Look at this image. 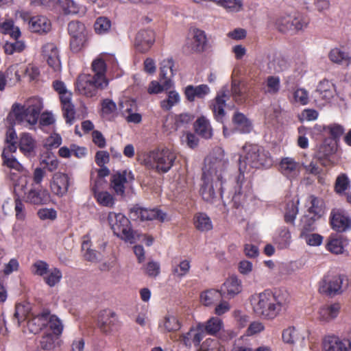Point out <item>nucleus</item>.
Listing matches in <instances>:
<instances>
[{
	"mask_svg": "<svg viewBox=\"0 0 351 351\" xmlns=\"http://www.w3.org/2000/svg\"><path fill=\"white\" fill-rule=\"evenodd\" d=\"M252 189V182L250 180L245 178L244 173L241 172V167L240 168V173L236 178V185L234 186V195L232 197V201L234 207L238 208L241 204V197L243 193H250Z\"/></svg>",
	"mask_w": 351,
	"mask_h": 351,
	"instance_id": "ddd939ff",
	"label": "nucleus"
},
{
	"mask_svg": "<svg viewBox=\"0 0 351 351\" xmlns=\"http://www.w3.org/2000/svg\"><path fill=\"white\" fill-rule=\"evenodd\" d=\"M223 298L221 291L215 289L206 290L200 295L201 302L205 306L212 305Z\"/></svg>",
	"mask_w": 351,
	"mask_h": 351,
	"instance_id": "e433bc0d",
	"label": "nucleus"
},
{
	"mask_svg": "<svg viewBox=\"0 0 351 351\" xmlns=\"http://www.w3.org/2000/svg\"><path fill=\"white\" fill-rule=\"evenodd\" d=\"M249 300L256 316L265 319H274L287 306L283 294L269 289L252 295Z\"/></svg>",
	"mask_w": 351,
	"mask_h": 351,
	"instance_id": "f257e3e1",
	"label": "nucleus"
},
{
	"mask_svg": "<svg viewBox=\"0 0 351 351\" xmlns=\"http://www.w3.org/2000/svg\"><path fill=\"white\" fill-rule=\"evenodd\" d=\"M68 32L71 38L87 36L84 24L78 21H72L68 24Z\"/></svg>",
	"mask_w": 351,
	"mask_h": 351,
	"instance_id": "09e8293b",
	"label": "nucleus"
},
{
	"mask_svg": "<svg viewBox=\"0 0 351 351\" xmlns=\"http://www.w3.org/2000/svg\"><path fill=\"white\" fill-rule=\"evenodd\" d=\"M348 245V239L343 235H339L335 238H330V253L335 254L348 255L346 247Z\"/></svg>",
	"mask_w": 351,
	"mask_h": 351,
	"instance_id": "f704fd0d",
	"label": "nucleus"
},
{
	"mask_svg": "<svg viewBox=\"0 0 351 351\" xmlns=\"http://www.w3.org/2000/svg\"><path fill=\"white\" fill-rule=\"evenodd\" d=\"M63 328L61 320L56 315L49 314L46 326L47 331H51V335L59 338L62 333Z\"/></svg>",
	"mask_w": 351,
	"mask_h": 351,
	"instance_id": "4c0bfd02",
	"label": "nucleus"
},
{
	"mask_svg": "<svg viewBox=\"0 0 351 351\" xmlns=\"http://www.w3.org/2000/svg\"><path fill=\"white\" fill-rule=\"evenodd\" d=\"M195 228L200 232H208L213 229L210 218L204 213H197L193 217Z\"/></svg>",
	"mask_w": 351,
	"mask_h": 351,
	"instance_id": "72a5a7b5",
	"label": "nucleus"
},
{
	"mask_svg": "<svg viewBox=\"0 0 351 351\" xmlns=\"http://www.w3.org/2000/svg\"><path fill=\"white\" fill-rule=\"evenodd\" d=\"M195 117L191 113L184 112L174 117V129L186 128L193 121Z\"/></svg>",
	"mask_w": 351,
	"mask_h": 351,
	"instance_id": "c03bdc74",
	"label": "nucleus"
},
{
	"mask_svg": "<svg viewBox=\"0 0 351 351\" xmlns=\"http://www.w3.org/2000/svg\"><path fill=\"white\" fill-rule=\"evenodd\" d=\"M49 269V265L46 261L38 260L32 265L30 271L33 275L43 278L48 274Z\"/></svg>",
	"mask_w": 351,
	"mask_h": 351,
	"instance_id": "864d4df0",
	"label": "nucleus"
},
{
	"mask_svg": "<svg viewBox=\"0 0 351 351\" xmlns=\"http://www.w3.org/2000/svg\"><path fill=\"white\" fill-rule=\"evenodd\" d=\"M156 36L153 30L149 29H141L134 38V47L141 53L148 52L155 43Z\"/></svg>",
	"mask_w": 351,
	"mask_h": 351,
	"instance_id": "f8f14e48",
	"label": "nucleus"
},
{
	"mask_svg": "<svg viewBox=\"0 0 351 351\" xmlns=\"http://www.w3.org/2000/svg\"><path fill=\"white\" fill-rule=\"evenodd\" d=\"M195 132L205 139L211 138L213 131L209 120L204 116L199 117L194 123Z\"/></svg>",
	"mask_w": 351,
	"mask_h": 351,
	"instance_id": "c85d7f7f",
	"label": "nucleus"
},
{
	"mask_svg": "<svg viewBox=\"0 0 351 351\" xmlns=\"http://www.w3.org/2000/svg\"><path fill=\"white\" fill-rule=\"evenodd\" d=\"M87 43V36L71 37L70 39V49L72 52L78 53L86 47Z\"/></svg>",
	"mask_w": 351,
	"mask_h": 351,
	"instance_id": "6e6d98bb",
	"label": "nucleus"
},
{
	"mask_svg": "<svg viewBox=\"0 0 351 351\" xmlns=\"http://www.w3.org/2000/svg\"><path fill=\"white\" fill-rule=\"evenodd\" d=\"M191 268V262L189 260H183L177 265L173 266L172 274L181 278L185 276L189 271Z\"/></svg>",
	"mask_w": 351,
	"mask_h": 351,
	"instance_id": "13d9d810",
	"label": "nucleus"
},
{
	"mask_svg": "<svg viewBox=\"0 0 351 351\" xmlns=\"http://www.w3.org/2000/svg\"><path fill=\"white\" fill-rule=\"evenodd\" d=\"M220 291L223 298H232L241 292V280L237 276H230L221 285Z\"/></svg>",
	"mask_w": 351,
	"mask_h": 351,
	"instance_id": "4be33fe9",
	"label": "nucleus"
},
{
	"mask_svg": "<svg viewBox=\"0 0 351 351\" xmlns=\"http://www.w3.org/2000/svg\"><path fill=\"white\" fill-rule=\"evenodd\" d=\"M97 203L103 206L112 208L115 203L114 197L107 191H101L95 195Z\"/></svg>",
	"mask_w": 351,
	"mask_h": 351,
	"instance_id": "4d7b16f0",
	"label": "nucleus"
},
{
	"mask_svg": "<svg viewBox=\"0 0 351 351\" xmlns=\"http://www.w3.org/2000/svg\"><path fill=\"white\" fill-rule=\"evenodd\" d=\"M24 200L26 203L34 206H42L51 202V195L46 189L32 186L28 192L25 193Z\"/></svg>",
	"mask_w": 351,
	"mask_h": 351,
	"instance_id": "4468645a",
	"label": "nucleus"
},
{
	"mask_svg": "<svg viewBox=\"0 0 351 351\" xmlns=\"http://www.w3.org/2000/svg\"><path fill=\"white\" fill-rule=\"evenodd\" d=\"M330 217V226L338 232H344L351 230V218L343 210H332Z\"/></svg>",
	"mask_w": 351,
	"mask_h": 351,
	"instance_id": "f3484780",
	"label": "nucleus"
},
{
	"mask_svg": "<svg viewBox=\"0 0 351 351\" xmlns=\"http://www.w3.org/2000/svg\"><path fill=\"white\" fill-rule=\"evenodd\" d=\"M127 182V171L117 172L112 176L110 180V186L116 193L119 195H123L125 193V184Z\"/></svg>",
	"mask_w": 351,
	"mask_h": 351,
	"instance_id": "2f4dec72",
	"label": "nucleus"
},
{
	"mask_svg": "<svg viewBox=\"0 0 351 351\" xmlns=\"http://www.w3.org/2000/svg\"><path fill=\"white\" fill-rule=\"evenodd\" d=\"M229 90L225 88L219 90L210 103V109L214 118L218 122L223 123L226 117L225 107L229 99Z\"/></svg>",
	"mask_w": 351,
	"mask_h": 351,
	"instance_id": "9b49d317",
	"label": "nucleus"
},
{
	"mask_svg": "<svg viewBox=\"0 0 351 351\" xmlns=\"http://www.w3.org/2000/svg\"><path fill=\"white\" fill-rule=\"evenodd\" d=\"M308 19L302 15L297 16L285 15L278 16L275 21V26L280 32H298L306 27Z\"/></svg>",
	"mask_w": 351,
	"mask_h": 351,
	"instance_id": "1a4fd4ad",
	"label": "nucleus"
},
{
	"mask_svg": "<svg viewBox=\"0 0 351 351\" xmlns=\"http://www.w3.org/2000/svg\"><path fill=\"white\" fill-rule=\"evenodd\" d=\"M307 202L308 208L306 213L301 217L299 223L301 238L315 230V223L323 215L321 202L317 197L313 195L308 196Z\"/></svg>",
	"mask_w": 351,
	"mask_h": 351,
	"instance_id": "423d86ee",
	"label": "nucleus"
},
{
	"mask_svg": "<svg viewBox=\"0 0 351 351\" xmlns=\"http://www.w3.org/2000/svg\"><path fill=\"white\" fill-rule=\"evenodd\" d=\"M300 164L291 157L282 158L279 163L281 173L289 180L297 177L300 171Z\"/></svg>",
	"mask_w": 351,
	"mask_h": 351,
	"instance_id": "aec40b11",
	"label": "nucleus"
},
{
	"mask_svg": "<svg viewBox=\"0 0 351 351\" xmlns=\"http://www.w3.org/2000/svg\"><path fill=\"white\" fill-rule=\"evenodd\" d=\"M92 70L94 73V75H92L97 80L104 81V82H107L108 84V80L106 76V64L105 61L101 58L95 59L91 64Z\"/></svg>",
	"mask_w": 351,
	"mask_h": 351,
	"instance_id": "c9c22d12",
	"label": "nucleus"
},
{
	"mask_svg": "<svg viewBox=\"0 0 351 351\" xmlns=\"http://www.w3.org/2000/svg\"><path fill=\"white\" fill-rule=\"evenodd\" d=\"M163 326L167 332L177 331L181 327L177 317L173 315H167L165 317Z\"/></svg>",
	"mask_w": 351,
	"mask_h": 351,
	"instance_id": "680f3d73",
	"label": "nucleus"
},
{
	"mask_svg": "<svg viewBox=\"0 0 351 351\" xmlns=\"http://www.w3.org/2000/svg\"><path fill=\"white\" fill-rule=\"evenodd\" d=\"M101 112L103 114H110L114 112L117 110L116 104L110 99H104L101 101Z\"/></svg>",
	"mask_w": 351,
	"mask_h": 351,
	"instance_id": "338daca9",
	"label": "nucleus"
},
{
	"mask_svg": "<svg viewBox=\"0 0 351 351\" xmlns=\"http://www.w3.org/2000/svg\"><path fill=\"white\" fill-rule=\"evenodd\" d=\"M131 212L134 213L136 217L141 221L158 220L163 222L167 216L165 213L158 208L148 209L134 206L131 209Z\"/></svg>",
	"mask_w": 351,
	"mask_h": 351,
	"instance_id": "a211bd4d",
	"label": "nucleus"
},
{
	"mask_svg": "<svg viewBox=\"0 0 351 351\" xmlns=\"http://www.w3.org/2000/svg\"><path fill=\"white\" fill-rule=\"evenodd\" d=\"M330 351H351V343L347 339H340L330 335Z\"/></svg>",
	"mask_w": 351,
	"mask_h": 351,
	"instance_id": "a18cd8bd",
	"label": "nucleus"
},
{
	"mask_svg": "<svg viewBox=\"0 0 351 351\" xmlns=\"http://www.w3.org/2000/svg\"><path fill=\"white\" fill-rule=\"evenodd\" d=\"M349 185V180L348 177L344 175H340L338 176L336 180L335 189L337 193H343Z\"/></svg>",
	"mask_w": 351,
	"mask_h": 351,
	"instance_id": "774afa93",
	"label": "nucleus"
},
{
	"mask_svg": "<svg viewBox=\"0 0 351 351\" xmlns=\"http://www.w3.org/2000/svg\"><path fill=\"white\" fill-rule=\"evenodd\" d=\"M330 61L348 64L350 63V58L346 52L336 48L330 51Z\"/></svg>",
	"mask_w": 351,
	"mask_h": 351,
	"instance_id": "052dcab7",
	"label": "nucleus"
},
{
	"mask_svg": "<svg viewBox=\"0 0 351 351\" xmlns=\"http://www.w3.org/2000/svg\"><path fill=\"white\" fill-rule=\"evenodd\" d=\"M207 43L205 32L197 28L194 29L191 43V50L194 52H202L205 50Z\"/></svg>",
	"mask_w": 351,
	"mask_h": 351,
	"instance_id": "c756f323",
	"label": "nucleus"
},
{
	"mask_svg": "<svg viewBox=\"0 0 351 351\" xmlns=\"http://www.w3.org/2000/svg\"><path fill=\"white\" fill-rule=\"evenodd\" d=\"M299 204L300 200L297 196L294 197L287 196L285 197L283 211L284 220L287 223L295 224V220L299 212Z\"/></svg>",
	"mask_w": 351,
	"mask_h": 351,
	"instance_id": "6ab92c4d",
	"label": "nucleus"
},
{
	"mask_svg": "<svg viewBox=\"0 0 351 351\" xmlns=\"http://www.w3.org/2000/svg\"><path fill=\"white\" fill-rule=\"evenodd\" d=\"M49 311L44 310L38 315L34 316L27 322V326L33 333H38L43 328H46Z\"/></svg>",
	"mask_w": 351,
	"mask_h": 351,
	"instance_id": "a878e982",
	"label": "nucleus"
},
{
	"mask_svg": "<svg viewBox=\"0 0 351 351\" xmlns=\"http://www.w3.org/2000/svg\"><path fill=\"white\" fill-rule=\"evenodd\" d=\"M58 337L51 335L49 332L46 331L39 342V346L43 350L50 351L55 348V342Z\"/></svg>",
	"mask_w": 351,
	"mask_h": 351,
	"instance_id": "3c124183",
	"label": "nucleus"
},
{
	"mask_svg": "<svg viewBox=\"0 0 351 351\" xmlns=\"http://www.w3.org/2000/svg\"><path fill=\"white\" fill-rule=\"evenodd\" d=\"M203 331L198 329L191 328L189 332L182 334L180 337V340L183 342L186 346L191 347L192 344L199 346L201 341L203 339Z\"/></svg>",
	"mask_w": 351,
	"mask_h": 351,
	"instance_id": "7c9ffc66",
	"label": "nucleus"
},
{
	"mask_svg": "<svg viewBox=\"0 0 351 351\" xmlns=\"http://www.w3.org/2000/svg\"><path fill=\"white\" fill-rule=\"evenodd\" d=\"M212 2L223 7L230 12H237L242 9L243 2L241 0H214Z\"/></svg>",
	"mask_w": 351,
	"mask_h": 351,
	"instance_id": "8fccbe9b",
	"label": "nucleus"
},
{
	"mask_svg": "<svg viewBox=\"0 0 351 351\" xmlns=\"http://www.w3.org/2000/svg\"><path fill=\"white\" fill-rule=\"evenodd\" d=\"M90 241L88 240H84L82 244V251H85L84 257L86 261H95L97 260V252L95 250L90 249Z\"/></svg>",
	"mask_w": 351,
	"mask_h": 351,
	"instance_id": "0e129e2a",
	"label": "nucleus"
},
{
	"mask_svg": "<svg viewBox=\"0 0 351 351\" xmlns=\"http://www.w3.org/2000/svg\"><path fill=\"white\" fill-rule=\"evenodd\" d=\"M180 101V95L176 90H170L167 98L160 101V107L165 110H169Z\"/></svg>",
	"mask_w": 351,
	"mask_h": 351,
	"instance_id": "603ef678",
	"label": "nucleus"
},
{
	"mask_svg": "<svg viewBox=\"0 0 351 351\" xmlns=\"http://www.w3.org/2000/svg\"><path fill=\"white\" fill-rule=\"evenodd\" d=\"M75 90L86 97L97 96L99 90H103L108 86V83L100 81L90 74H80L75 82Z\"/></svg>",
	"mask_w": 351,
	"mask_h": 351,
	"instance_id": "6e6552de",
	"label": "nucleus"
},
{
	"mask_svg": "<svg viewBox=\"0 0 351 351\" xmlns=\"http://www.w3.org/2000/svg\"><path fill=\"white\" fill-rule=\"evenodd\" d=\"M318 160L319 163L324 167L329 165V149L326 144L319 147L317 153Z\"/></svg>",
	"mask_w": 351,
	"mask_h": 351,
	"instance_id": "69168bd1",
	"label": "nucleus"
},
{
	"mask_svg": "<svg viewBox=\"0 0 351 351\" xmlns=\"http://www.w3.org/2000/svg\"><path fill=\"white\" fill-rule=\"evenodd\" d=\"M36 141L29 134L23 133L20 135L19 149L25 156L34 157L36 155Z\"/></svg>",
	"mask_w": 351,
	"mask_h": 351,
	"instance_id": "393cba45",
	"label": "nucleus"
},
{
	"mask_svg": "<svg viewBox=\"0 0 351 351\" xmlns=\"http://www.w3.org/2000/svg\"><path fill=\"white\" fill-rule=\"evenodd\" d=\"M245 155L239 159V168L244 173L247 166L251 168L269 169L274 165V159L269 151L258 145H250L244 149ZM240 171V169H239Z\"/></svg>",
	"mask_w": 351,
	"mask_h": 351,
	"instance_id": "20e7f679",
	"label": "nucleus"
},
{
	"mask_svg": "<svg viewBox=\"0 0 351 351\" xmlns=\"http://www.w3.org/2000/svg\"><path fill=\"white\" fill-rule=\"evenodd\" d=\"M232 123L237 130L241 134H248L253 129L252 121L247 117L240 112H236L232 117Z\"/></svg>",
	"mask_w": 351,
	"mask_h": 351,
	"instance_id": "bb28decb",
	"label": "nucleus"
},
{
	"mask_svg": "<svg viewBox=\"0 0 351 351\" xmlns=\"http://www.w3.org/2000/svg\"><path fill=\"white\" fill-rule=\"evenodd\" d=\"M226 168L225 161L217 158H214L205 165L202 176L203 184L199 190L200 195L204 201L212 203L217 197L214 188V183L216 181L219 182V194L223 198L224 193L223 173ZM215 185L217 186V183Z\"/></svg>",
	"mask_w": 351,
	"mask_h": 351,
	"instance_id": "f03ea898",
	"label": "nucleus"
},
{
	"mask_svg": "<svg viewBox=\"0 0 351 351\" xmlns=\"http://www.w3.org/2000/svg\"><path fill=\"white\" fill-rule=\"evenodd\" d=\"M111 21L106 16L98 17L93 25L95 33L99 35L108 34L111 29Z\"/></svg>",
	"mask_w": 351,
	"mask_h": 351,
	"instance_id": "79ce46f5",
	"label": "nucleus"
},
{
	"mask_svg": "<svg viewBox=\"0 0 351 351\" xmlns=\"http://www.w3.org/2000/svg\"><path fill=\"white\" fill-rule=\"evenodd\" d=\"M33 7H41L50 10L60 8L66 14H75L80 12V6L73 0H29Z\"/></svg>",
	"mask_w": 351,
	"mask_h": 351,
	"instance_id": "9d476101",
	"label": "nucleus"
},
{
	"mask_svg": "<svg viewBox=\"0 0 351 351\" xmlns=\"http://www.w3.org/2000/svg\"><path fill=\"white\" fill-rule=\"evenodd\" d=\"M160 77L163 80H171L174 75V61L172 58L163 60L160 63Z\"/></svg>",
	"mask_w": 351,
	"mask_h": 351,
	"instance_id": "58836bf2",
	"label": "nucleus"
},
{
	"mask_svg": "<svg viewBox=\"0 0 351 351\" xmlns=\"http://www.w3.org/2000/svg\"><path fill=\"white\" fill-rule=\"evenodd\" d=\"M117 317L114 312L105 309L99 312L97 320V326L104 333H110L115 329Z\"/></svg>",
	"mask_w": 351,
	"mask_h": 351,
	"instance_id": "dca6fc26",
	"label": "nucleus"
},
{
	"mask_svg": "<svg viewBox=\"0 0 351 351\" xmlns=\"http://www.w3.org/2000/svg\"><path fill=\"white\" fill-rule=\"evenodd\" d=\"M176 159L175 153L169 149H157L149 152L144 160V164L158 173H165L171 169Z\"/></svg>",
	"mask_w": 351,
	"mask_h": 351,
	"instance_id": "39448f33",
	"label": "nucleus"
},
{
	"mask_svg": "<svg viewBox=\"0 0 351 351\" xmlns=\"http://www.w3.org/2000/svg\"><path fill=\"white\" fill-rule=\"evenodd\" d=\"M30 30L36 33H46L51 29L49 20L44 16H32L29 21Z\"/></svg>",
	"mask_w": 351,
	"mask_h": 351,
	"instance_id": "cd10ccee",
	"label": "nucleus"
},
{
	"mask_svg": "<svg viewBox=\"0 0 351 351\" xmlns=\"http://www.w3.org/2000/svg\"><path fill=\"white\" fill-rule=\"evenodd\" d=\"M42 109V102L38 99L32 98L23 105L14 104L8 118L12 120L14 124L26 123L34 125L38 122Z\"/></svg>",
	"mask_w": 351,
	"mask_h": 351,
	"instance_id": "7ed1b4c3",
	"label": "nucleus"
},
{
	"mask_svg": "<svg viewBox=\"0 0 351 351\" xmlns=\"http://www.w3.org/2000/svg\"><path fill=\"white\" fill-rule=\"evenodd\" d=\"M223 326V321L217 317H212L204 324H199V330L205 332L210 335H215Z\"/></svg>",
	"mask_w": 351,
	"mask_h": 351,
	"instance_id": "473e14b6",
	"label": "nucleus"
},
{
	"mask_svg": "<svg viewBox=\"0 0 351 351\" xmlns=\"http://www.w3.org/2000/svg\"><path fill=\"white\" fill-rule=\"evenodd\" d=\"M282 341L288 344H294L299 339V332L293 326L289 327L282 331Z\"/></svg>",
	"mask_w": 351,
	"mask_h": 351,
	"instance_id": "bf43d9fd",
	"label": "nucleus"
},
{
	"mask_svg": "<svg viewBox=\"0 0 351 351\" xmlns=\"http://www.w3.org/2000/svg\"><path fill=\"white\" fill-rule=\"evenodd\" d=\"M62 278V273L58 267L49 269L47 274L43 277V280L46 285L50 287H53L58 285Z\"/></svg>",
	"mask_w": 351,
	"mask_h": 351,
	"instance_id": "a19ab883",
	"label": "nucleus"
},
{
	"mask_svg": "<svg viewBox=\"0 0 351 351\" xmlns=\"http://www.w3.org/2000/svg\"><path fill=\"white\" fill-rule=\"evenodd\" d=\"M61 102L63 117L66 123L72 125L75 120V106L71 102L72 93L68 90L62 94H59Z\"/></svg>",
	"mask_w": 351,
	"mask_h": 351,
	"instance_id": "412c9836",
	"label": "nucleus"
},
{
	"mask_svg": "<svg viewBox=\"0 0 351 351\" xmlns=\"http://www.w3.org/2000/svg\"><path fill=\"white\" fill-rule=\"evenodd\" d=\"M108 222L115 235L130 243H135V232L132 229L131 222L123 214L109 212Z\"/></svg>",
	"mask_w": 351,
	"mask_h": 351,
	"instance_id": "0eeeda50",
	"label": "nucleus"
},
{
	"mask_svg": "<svg viewBox=\"0 0 351 351\" xmlns=\"http://www.w3.org/2000/svg\"><path fill=\"white\" fill-rule=\"evenodd\" d=\"M6 72L8 76H12V74L14 75V77L11 81V83L14 84L21 81V74L25 73V69H23L18 64H15L10 66Z\"/></svg>",
	"mask_w": 351,
	"mask_h": 351,
	"instance_id": "e2e57ef3",
	"label": "nucleus"
},
{
	"mask_svg": "<svg viewBox=\"0 0 351 351\" xmlns=\"http://www.w3.org/2000/svg\"><path fill=\"white\" fill-rule=\"evenodd\" d=\"M280 88V80L278 76H268L265 81V93L271 95L279 93Z\"/></svg>",
	"mask_w": 351,
	"mask_h": 351,
	"instance_id": "49530a36",
	"label": "nucleus"
},
{
	"mask_svg": "<svg viewBox=\"0 0 351 351\" xmlns=\"http://www.w3.org/2000/svg\"><path fill=\"white\" fill-rule=\"evenodd\" d=\"M69 186V178L66 174L62 173H55L50 184L52 193L60 197L66 194Z\"/></svg>",
	"mask_w": 351,
	"mask_h": 351,
	"instance_id": "5701e85b",
	"label": "nucleus"
},
{
	"mask_svg": "<svg viewBox=\"0 0 351 351\" xmlns=\"http://www.w3.org/2000/svg\"><path fill=\"white\" fill-rule=\"evenodd\" d=\"M210 92V88L206 84L188 85L184 88V95L187 101L193 102L195 99H204Z\"/></svg>",
	"mask_w": 351,
	"mask_h": 351,
	"instance_id": "b1692460",
	"label": "nucleus"
},
{
	"mask_svg": "<svg viewBox=\"0 0 351 351\" xmlns=\"http://www.w3.org/2000/svg\"><path fill=\"white\" fill-rule=\"evenodd\" d=\"M159 83L157 81H152L149 85L148 93L149 94H158L163 90H169L173 85L172 80H163L160 77Z\"/></svg>",
	"mask_w": 351,
	"mask_h": 351,
	"instance_id": "37998d69",
	"label": "nucleus"
},
{
	"mask_svg": "<svg viewBox=\"0 0 351 351\" xmlns=\"http://www.w3.org/2000/svg\"><path fill=\"white\" fill-rule=\"evenodd\" d=\"M344 280H347L344 275L335 276L330 279V297L343 293L342 285Z\"/></svg>",
	"mask_w": 351,
	"mask_h": 351,
	"instance_id": "5fc2aeb1",
	"label": "nucleus"
},
{
	"mask_svg": "<svg viewBox=\"0 0 351 351\" xmlns=\"http://www.w3.org/2000/svg\"><path fill=\"white\" fill-rule=\"evenodd\" d=\"M1 160L2 166L10 171L14 170L18 173H23L25 171L24 167L15 156H4V157H1Z\"/></svg>",
	"mask_w": 351,
	"mask_h": 351,
	"instance_id": "de8ad7c7",
	"label": "nucleus"
},
{
	"mask_svg": "<svg viewBox=\"0 0 351 351\" xmlns=\"http://www.w3.org/2000/svg\"><path fill=\"white\" fill-rule=\"evenodd\" d=\"M42 53L49 66L51 67L53 71L60 72L62 66L59 51L56 45L51 43L45 44L42 48Z\"/></svg>",
	"mask_w": 351,
	"mask_h": 351,
	"instance_id": "2eb2a0df",
	"label": "nucleus"
},
{
	"mask_svg": "<svg viewBox=\"0 0 351 351\" xmlns=\"http://www.w3.org/2000/svg\"><path fill=\"white\" fill-rule=\"evenodd\" d=\"M30 311L31 308L29 303H18L16 304L14 318L17 320L18 326L29 317Z\"/></svg>",
	"mask_w": 351,
	"mask_h": 351,
	"instance_id": "ea45409f",
	"label": "nucleus"
}]
</instances>
